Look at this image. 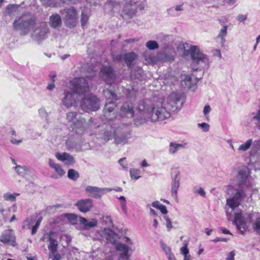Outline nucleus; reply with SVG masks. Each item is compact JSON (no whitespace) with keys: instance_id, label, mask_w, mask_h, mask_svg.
<instances>
[{"instance_id":"obj_29","label":"nucleus","mask_w":260,"mask_h":260,"mask_svg":"<svg viewBox=\"0 0 260 260\" xmlns=\"http://www.w3.org/2000/svg\"><path fill=\"white\" fill-rule=\"evenodd\" d=\"M183 10V5H176L175 7L170 8L167 10L168 14L172 16H177L179 14L177 12L182 11Z\"/></svg>"},{"instance_id":"obj_22","label":"nucleus","mask_w":260,"mask_h":260,"mask_svg":"<svg viewBox=\"0 0 260 260\" xmlns=\"http://www.w3.org/2000/svg\"><path fill=\"white\" fill-rule=\"evenodd\" d=\"M136 2L133 4L132 2L125 4L122 12L124 14L127 15L129 17H133L136 14L137 8L136 6Z\"/></svg>"},{"instance_id":"obj_49","label":"nucleus","mask_w":260,"mask_h":260,"mask_svg":"<svg viewBox=\"0 0 260 260\" xmlns=\"http://www.w3.org/2000/svg\"><path fill=\"white\" fill-rule=\"evenodd\" d=\"M198 126L201 128L204 132H207L209 131L210 125L207 123H198Z\"/></svg>"},{"instance_id":"obj_30","label":"nucleus","mask_w":260,"mask_h":260,"mask_svg":"<svg viewBox=\"0 0 260 260\" xmlns=\"http://www.w3.org/2000/svg\"><path fill=\"white\" fill-rule=\"evenodd\" d=\"M103 93L106 99L108 100H110V101H116L118 99L117 95L112 89H107L104 90Z\"/></svg>"},{"instance_id":"obj_10","label":"nucleus","mask_w":260,"mask_h":260,"mask_svg":"<svg viewBox=\"0 0 260 260\" xmlns=\"http://www.w3.org/2000/svg\"><path fill=\"white\" fill-rule=\"evenodd\" d=\"M181 96L180 93L173 92L169 95L167 101L163 102L166 103V107L169 111L176 112L178 110Z\"/></svg>"},{"instance_id":"obj_51","label":"nucleus","mask_w":260,"mask_h":260,"mask_svg":"<svg viewBox=\"0 0 260 260\" xmlns=\"http://www.w3.org/2000/svg\"><path fill=\"white\" fill-rule=\"evenodd\" d=\"M88 20V16L87 14L82 12L81 14V23L82 26H85Z\"/></svg>"},{"instance_id":"obj_53","label":"nucleus","mask_w":260,"mask_h":260,"mask_svg":"<svg viewBox=\"0 0 260 260\" xmlns=\"http://www.w3.org/2000/svg\"><path fill=\"white\" fill-rule=\"evenodd\" d=\"M38 112L40 116L42 117H47L48 116V113L44 108H41L39 109Z\"/></svg>"},{"instance_id":"obj_39","label":"nucleus","mask_w":260,"mask_h":260,"mask_svg":"<svg viewBox=\"0 0 260 260\" xmlns=\"http://www.w3.org/2000/svg\"><path fill=\"white\" fill-rule=\"evenodd\" d=\"M252 115L253 119L256 121L255 123L256 127L260 130V108L257 110L256 113H253Z\"/></svg>"},{"instance_id":"obj_32","label":"nucleus","mask_w":260,"mask_h":260,"mask_svg":"<svg viewBox=\"0 0 260 260\" xmlns=\"http://www.w3.org/2000/svg\"><path fill=\"white\" fill-rule=\"evenodd\" d=\"M252 139H250L247 140L245 143L240 145L238 150L239 152H243L248 150L252 144Z\"/></svg>"},{"instance_id":"obj_28","label":"nucleus","mask_w":260,"mask_h":260,"mask_svg":"<svg viewBox=\"0 0 260 260\" xmlns=\"http://www.w3.org/2000/svg\"><path fill=\"white\" fill-rule=\"evenodd\" d=\"M184 148V146L181 144H178L176 142H171L169 145V153L171 154H174L178 150Z\"/></svg>"},{"instance_id":"obj_50","label":"nucleus","mask_w":260,"mask_h":260,"mask_svg":"<svg viewBox=\"0 0 260 260\" xmlns=\"http://www.w3.org/2000/svg\"><path fill=\"white\" fill-rule=\"evenodd\" d=\"M113 59L116 60L118 62L121 61L123 59L124 60V55L122 53L114 54L112 55Z\"/></svg>"},{"instance_id":"obj_62","label":"nucleus","mask_w":260,"mask_h":260,"mask_svg":"<svg viewBox=\"0 0 260 260\" xmlns=\"http://www.w3.org/2000/svg\"><path fill=\"white\" fill-rule=\"evenodd\" d=\"M234 256H235V253L234 251H231L228 257L226 258V260H234Z\"/></svg>"},{"instance_id":"obj_48","label":"nucleus","mask_w":260,"mask_h":260,"mask_svg":"<svg viewBox=\"0 0 260 260\" xmlns=\"http://www.w3.org/2000/svg\"><path fill=\"white\" fill-rule=\"evenodd\" d=\"M253 228L257 233L260 234V218H258L256 219L255 222H254Z\"/></svg>"},{"instance_id":"obj_2","label":"nucleus","mask_w":260,"mask_h":260,"mask_svg":"<svg viewBox=\"0 0 260 260\" xmlns=\"http://www.w3.org/2000/svg\"><path fill=\"white\" fill-rule=\"evenodd\" d=\"M117 121L115 120L114 122L109 121L100 132L99 138L107 142L114 137L116 143H125L129 138V127L128 125L124 124L116 126Z\"/></svg>"},{"instance_id":"obj_63","label":"nucleus","mask_w":260,"mask_h":260,"mask_svg":"<svg viewBox=\"0 0 260 260\" xmlns=\"http://www.w3.org/2000/svg\"><path fill=\"white\" fill-rule=\"evenodd\" d=\"M238 19L240 21H244L247 19V16L246 15L241 14L238 16Z\"/></svg>"},{"instance_id":"obj_5","label":"nucleus","mask_w":260,"mask_h":260,"mask_svg":"<svg viewBox=\"0 0 260 260\" xmlns=\"http://www.w3.org/2000/svg\"><path fill=\"white\" fill-rule=\"evenodd\" d=\"M49 28L46 22L36 24L30 36L31 39L38 44L42 43L48 36Z\"/></svg>"},{"instance_id":"obj_54","label":"nucleus","mask_w":260,"mask_h":260,"mask_svg":"<svg viewBox=\"0 0 260 260\" xmlns=\"http://www.w3.org/2000/svg\"><path fill=\"white\" fill-rule=\"evenodd\" d=\"M180 250L181 253L183 254L184 256L189 255L187 244H185V245L183 247H181Z\"/></svg>"},{"instance_id":"obj_19","label":"nucleus","mask_w":260,"mask_h":260,"mask_svg":"<svg viewBox=\"0 0 260 260\" xmlns=\"http://www.w3.org/2000/svg\"><path fill=\"white\" fill-rule=\"evenodd\" d=\"M48 165L49 167L54 170L56 174L52 177L57 179L62 177L66 174V171L62 168L60 165L56 163L55 161L52 158H49Z\"/></svg>"},{"instance_id":"obj_64","label":"nucleus","mask_w":260,"mask_h":260,"mask_svg":"<svg viewBox=\"0 0 260 260\" xmlns=\"http://www.w3.org/2000/svg\"><path fill=\"white\" fill-rule=\"evenodd\" d=\"M128 255L124 254H120V257L118 260H128Z\"/></svg>"},{"instance_id":"obj_15","label":"nucleus","mask_w":260,"mask_h":260,"mask_svg":"<svg viewBox=\"0 0 260 260\" xmlns=\"http://www.w3.org/2000/svg\"><path fill=\"white\" fill-rule=\"evenodd\" d=\"M112 190L111 188H99L98 187L87 186L85 188V191L90 196L94 198H100L106 192H109Z\"/></svg>"},{"instance_id":"obj_14","label":"nucleus","mask_w":260,"mask_h":260,"mask_svg":"<svg viewBox=\"0 0 260 260\" xmlns=\"http://www.w3.org/2000/svg\"><path fill=\"white\" fill-rule=\"evenodd\" d=\"M41 241L49 243L48 248L50 252H57L58 243L53 232L45 233L41 238Z\"/></svg>"},{"instance_id":"obj_42","label":"nucleus","mask_w":260,"mask_h":260,"mask_svg":"<svg viewBox=\"0 0 260 260\" xmlns=\"http://www.w3.org/2000/svg\"><path fill=\"white\" fill-rule=\"evenodd\" d=\"M160 245L161 248L164 251L166 255H168L172 253L171 248L169 246H168L166 244H165L162 240H160Z\"/></svg>"},{"instance_id":"obj_45","label":"nucleus","mask_w":260,"mask_h":260,"mask_svg":"<svg viewBox=\"0 0 260 260\" xmlns=\"http://www.w3.org/2000/svg\"><path fill=\"white\" fill-rule=\"evenodd\" d=\"M211 111V108L209 105H206L204 107V110H203V113L207 120H209V113Z\"/></svg>"},{"instance_id":"obj_58","label":"nucleus","mask_w":260,"mask_h":260,"mask_svg":"<svg viewBox=\"0 0 260 260\" xmlns=\"http://www.w3.org/2000/svg\"><path fill=\"white\" fill-rule=\"evenodd\" d=\"M121 207L122 208V211L124 213L127 212V207L126 205V201H123L121 203Z\"/></svg>"},{"instance_id":"obj_11","label":"nucleus","mask_w":260,"mask_h":260,"mask_svg":"<svg viewBox=\"0 0 260 260\" xmlns=\"http://www.w3.org/2000/svg\"><path fill=\"white\" fill-rule=\"evenodd\" d=\"M64 96L61 100L62 104L67 108L77 106V93L73 91L65 90L63 92Z\"/></svg>"},{"instance_id":"obj_61","label":"nucleus","mask_w":260,"mask_h":260,"mask_svg":"<svg viewBox=\"0 0 260 260\" xmlns=\"http://www.w3.org/2000/svg\"><path fill=\"white\" fill-rule=\"evenodd\" d=\"M228 239L226 238H216L215 239L213 240L212 241L215 242V243H216L217 242H219V241H221V242H226L228 241Z\"/></svg>"},{"instance_id":"obj_17","label":"nucleus","mask_w":260,"mask_h":260,"mask_svg":"<svg viewBox=\"0 0 260 260\" xmlns=\"http://www.w3.org/2000/svg\"><path fill=\"white\" fill-rule=\"evenodd\" d=\"M75 206L79 210L83 213H86L89 211L93 207L92 200L89 199H82L78 201Z\"/></svg>"},{"instance_id":"obj_34","label":"nucleus","mask_w":260,"mask_h":260,"mask_svg":"<svg viewBox=\"0 0 260 260\" xmlns=\"http://www.w3.org/2000/svg\"><path fill=\"white\" fill-rule=\"evenodd\" d=\"M130 248L129 246L122 243H117L116 245V249L121 253L120 254L127 255V252L129 250Z\"/></svg>"},{"instance_id":"obj_46","label":"nucleus","mask_w":260,"mask_h":260,"mask_svg":"<svg viewBox=\"0 0 260 260\" xmlns=\"http://www.w3.org/2000/svg\"><path fill=\"white\" fill-rule=\"evenodd\" d=\"M42 220V217H40L39 218V219L37 220L35 225L32 227V231H31V234L34 235L36 234L37 232L38 229Z\"/></svg>"},{"instance_id":"obj_31","label":"nucleus","mask_w":260,"mask_h":260,"mask_svg":"<svg viewBox=\"0 0 260 260\" xmlns=\"http://www.w3.org/2000/svg\"><path fill=\"white\" fill-rule=\"evenodd\" d=\"M137 58V55L134 52L124 54V60L127 66H130Z\"/></svg>"},{"instance_id":"obj_25","label":"nucleus","mask_w":260,"mask_h":260,"mask_svg":"<svg viewBox=\"0 0 260 260\" xmlns=\"http://www.w3.org/2000/svg\"><path fill=\"white\" fill-rule=\"evenodd\" d=\"M196 80L193 75H186L181 81V85L184 88L188 89L193 88L196 85Z\"/></svg>"},{"instance_id":"obj_21","label":"nucleus","mask_w":260,"mask_h":260,"mask_svg":"<svg viewBox=\"0 0 260 260\" xmlns=\"http://www.w3.org/2000/svg\"><path fill=\"white\" fill-rule=\"evenodd\" d=\"M48 23L51 27L59 29L62 25L61 17L58 14H53L49 17Z\"/></svg>"},{"instance_id":"obj_13","label":"nucleus","mask_w":260,"mask_h":260,"mask_svg":"<svg viewBox=\"0 0 260 260\" xmlns=\"http://www.w3.org/2000/svg\"><path fill=\"white\" fill-rule=\"evenodd\" d=\"M100 76L108 84H112L115 79V72L110 66H103L100 72Z\"/></svg>"},{"instance_id":"obj_41","label":"nucleus","mask_w":260,"mask_h":260,"mask_svg":"<svg viewBox=\"0 0 260 260\" xmlns=\"http://www.w3.org/2000/svg\"><path fill=\"white\" fill-rule=\"evenodd\" d=\"M227 26H224L223 28L220 30L218 35V37L221 39L222 44H223L225 42L224 37H225L227 34Z\"/></svg>"},{"instance_id":"obj_4","label":"nucleus","mask_w":260,"mask_h":260,"mask_svg":"<svg viewBox=\"0 0 260 260\" xmlns=\"http://www.w3.org/2000/svg\"><path fill=\"white\" fill-rule=\"evenodd\" d=\"M150 117L152 121H163L170 116V113L166 107L165 103H156L151 108Z\"/></svg>"},{"instance_id":"obj_37","label":"nucleus","mask_w":260,"mask_h":260,"mask_svg":"<svg viewBox=\"0 0 260 260\" xmlns=\"http://www.w3.org/2000/svg\"><path fill=\"white\" fill-rule=\"evenodd\" d=\"M18 7L15 5H9L6 9V13L10 16L15 15V13L17 10Z\"/></svg>"},{"instance_id":"obj_7","label":"nucleus","mask_w":260,"mask_h":260,"mask_svg":"<svg viewBox=\"0 0 260 260\" xmlns=\"http://www.w3.org/2000/svg\"><path fill=\"white\" fill-rule=\"evenodd\" d=\"M80 106L85 112L95 111L100 108V101L96 96L90 94L82 99Z\"/></svg>"},{"instance_id":"obj_27","label":"nucleus","mask_w":260,"mask_h":260,"mask_svg":"<svg viewBox=\"0 0 260 260\" xmlns=\"http://www.w3.org/2000/svg\"><path fill=\"white\" fill-rule=\"evenodd\" d=\"M14 236L12 234V230H6L5 231L1 236L0 237V241L3 243H11L14 245L13 243L15 241L13 240Z\"/></svg>"},{"instance_id":"obj_36","label":"nucleus","mask_w":260,"mask_h":260,"mask_svg":"<svg viewBox=\"0 0 260 260\" xmlns=\"http://www.w3.org/2000/svg\"><path fill=\"white\" fill-rule=\"evenodd\" d=\"M18 195H19V193H14L12 194L9 192H7L4 194L3 198L6 201L14 202L16 201V196Z\"/></svg>"},{"instance_id":"obj_26","label":"nucleus","mask_w":260,"mask_h":260,"mask_svg":"<svg viewBox=\"0 0 260 260\" xmlns=\"http://www.w3.org/2000/svg\"><path fill=\"white\" fill-rule=\"evenodd\" d=\"M79 221L83 225L84 229L86 230L95 227L98 225V221L94 218L87 220L85 218L80 216L79 217Z\"/></svg>"},{"instance_id":"obj_43","label":"nucleus","mask_w":260,"mask_h":260,"mask_svg":"<svg viewBox=\"0 0 260 260\" xmlns=\"http://www.w3.org/2000/svg\"><path fill=\"white\" fill-rule=\"evenodd\" d=\"M41 3L46 7H54L56 5L55 0H40Z\"/></svg>"},{"instance_id":"obj_1","label":"nucleus","mask_w":260,"mask_h":260,"mask_svg":"<svg viewBox=\"0 0 260 260\" xmlns=\"http://www.w3.org/2000/svg\"><path fill=\"white\" fill-rule=\"evenodd\" d=\"M238 178L241 180L239 186L241 188L236 189L237 192L232 198L226 199V212L229 219L232 216L233 213L235 214L234 223L237 226L240 233L244 234L248 230V224L252 222V215L251 214H242L241 211H236L239 207L242 199L245 194L242 189L244 185L246 186L250 185L248 182V176L243 171H240L238 174Z\"/></svg>"},{"instance_id":"obj_59","label":"nucleus","mask_w":260,"mask_h":260,"mask_svg":"<svg viewBox=\"0 0 260 260\" xmlns=\"http://www.w3.org/2000/svg\"><path fill=\"white\" fill-rule=\"evenodd\" d=\"M158 209L164 214H166L168 213V210L165 205H162Z\"/></svg>"},{"instance_id":"obj_55","label":"nucleus","mask_w":260,"mask_h":260,"mask_svg":"<svg viewBox=\"0 0 260 260\" xmlns=\"http://www.w3.org/2000/svg\"><path fill=\"white\" fill-rule=\"evenodd\" d=\"M57 252H50V257L52 258L53 260H59L60 258V256L58 253H56Z\"/></svg>"},{"instance_id":"obj_33","label":"nucleus","mask_w":260,"mask_h":260,"mask_svg":"<svg viewBox=\"0 0 260 260\" xmlns=\"http://www.w3.org/2000/svg\"><path fill=\"white\" fill-rule=\"evenodd\" d=\"M15 170L17 173L21 176L26 175L28 171V168L25 166L17 165Z\"/></svg>"},{"instance_id":"obj_20","label":"nucleus","mask_w":260,"mask_h":260,"mask_svg":"<svg viewBox=\"0 0 260 260\" xmlns=\"http://www.w3.org/2000/svg\"><path fill=\"white\" fill-rule=\"evenodd\" d=\"M117 107L116 103L114 101H109L105 104L104 108V116L109 121L113 122V120L116 118L115 113H113V116L109 117L110 113L112 112Z\"/></svg>"},{"instance_id":"obj_60","label":"nucleus","mask_w":260,"mask_h":260,"mask_svg":"<svg viewBox=\"0 0 260 260\" xmlns=\"http://www.w3.org/2000/svg\"><path fill=\"white\" fill-rule=\"evenodd\" d=\"M161 205H162V204H161L159 203V202H158V201H155L152 203V206L154 208L158 209L160 207V206H161Z\"/></svg>"},{"instance_id":"obj_6","label":"nucleus","mask_w":260,"mask_h":260,"mask_svg":"<svg viewBox=\"0 0 260 260\" xmlns=\"http://www.w3.org/2000/svg\"><path fill=\"white\" fill-rule=\"evenodd\" d=\"M188 53L194 62L203 68H208L209 59L207 56L203 54L197 46H191L188 50Z\"/></svg>"},{"instance_id":"obj_3","label":"nucleus","mask_w":260,"mask_h":260,"mask_svg":"<svg viewBox=\"0 0 260 260\" xmlns=\"http://www.w3.org/2000/svg\"><path fill=\"white\" fill-rule=\"evenodd\" d=\"M36 17L30 13H24L16 18L13 23L14 29L19 31L21 36L29 34L36 24Z\"/></svg>"},{"instance_id":"obj_12","label":"nucleus","mask_w":260,"mask_h":260,"mask_svg":"<svg viewBox=\"0 0 260 260\" xmlns=\"http://www.w3.org/2000/svg\"><path fill=\"white\" fill-rule=\"evenodd\" d=\"M152 106L151 102L148 100H143L139 102L138 107V111L145 119H150Z\"/></svg>"},{"instance_id":"obj_57","label":"nucleus","mask_w":260,"mask_h":260,"mask_svg":"<svg viewBox=\"0 0 260 260\" xmlns=\"http://www.w3.org/2000/svg\"><path fill=\"white\" fill-rule=\"evenodd\" d=\"M212 53H213V55L214 56H217L219 58H220L221 57V52L219 50H218V49L213 50H212Z\"/></svg>"},{"instance_id":"obj_35","label":"nucleus","mask_w":260,"mask_h":260,"mask_svg":"<svg viewBox=\"0 0 260 260\" xmlns=\"http://www.w3.org/2000/svg\"><path fill=\"white\" fill-rule=\"evenodd\" d=\"M68 177L70 179L76 180L79 177V174L74 169H71L68 170Z\"/></svg>"},{"instance_id":"obj_8","label":"nucleus","mask_w":260,"mask_h":260,"mask_svg":"<svg viewBox=\"0 0 260 260\" xmlns=\"http://www.w3.org/2000/svg\"><path fill=\"white\" fill-rule=\"evenodd\" d=\"M63 15V20L67 26L70 28L74 27L77 24V13L73 7L66 8L61 11Z\"/></svg>"},{"instance_id":"obj_52","label":"nucleus","mask_w":260,"mask_h":260,"mask_svg":"<svg viewBox=\"0 0 260 260\" xmlns=\"http://www.w3.org/2000/svg\"><path fill=\"white\" fill-rule=\"evenodd\" d=\"M194 193H198L202 196H204L205 195V191L204 189L201 187H194L193 188Z\"/></svg>"},{"instance_id":"obj_16","label":"nucleus","mask_w":260,"mask_h":260,"mask_svg":"<svg viewBox=\"0 0 260 260\" xmlns=\"http://www.w3.org/2000/svg\"><path fill=\"white\" fill-rule=\"evenodd\" d=\"M180 174L178 171L175 172V175L172 177L171 182V194L175 199L178 198V189L180 186Z\"/></svg>"},{"instance_id":"obj_56","label":"nucleus","mask_w":260,"mask_h":260,"mask_svg":"<svg viewBox=\"0 0 260 260\" xmlns=\"http://www.w3.org/2000/svg\"><path fill=\"white\" fill-rule=\"evenodd\" d=\"M165 219L166 221V226L169 231L172 228V222L167 216H165Z\"/></svg>"},{"instance_id":"obj_47","label":"nucleus","mask_w":260,"mask_h":260,"mask_svg":"<svg viewBox=\"0 0 260 260\" xmlns=\"http://www.w3.org/2000/svg\"><path fill=\"white\" fill-rule=\"evenodd\" d=\"M77 116V113L70 112L67 113V119L69 121H73Z\"/></svg>"},{"instance_id":"obj_9","label":"nucleus","mask_w":260,"mask_h":260,"mask_svg":"<svg viewBox=\"0 0 260 260\" xmlns=\"http://www.w3.org/2000/svg\"><path fill=\"white\" fill-rule=\"evenodd\" d=\"M71 89L77 94H83L89 90L88 83L84 78H76L70 81Z\"/></svg>"},{"instance_id":"obj_38","label":"nucleus","mask_w":260,"mask_h":260,"mask_svg":"<svg viewBox=\"0 0 260 260\" xmlns=\"http://www.w3.org/2000/svg\"><path fill=\"white\" fill-rule=\"evenodd\" d=\"M129 172L132 179L137 180L141 177L140 175V170L139 169L133 168L130 169Z\"/></svg>"},{"instance_id":"obj_24","label":"nucleus","mask_w":260,"mask_h":260,"mask_svg":"<svg viewBox=\"0 0 260 260\" xmlns=\"http://www.w3.org/2000/svg\"><path fill=\"white\" fill-rule=\"evenodd\" d=\"M86 123L85 119L82 118H79L76 121H74L72 128L75 129L78 134H81L85 129Z\"/></svg>"},{"instance_id":"obj_40","label":"nucleus","mask_w":260,"mask_h":260,"mask_svg":"<svg viewBox=\"0 0 260 260\" xmlns=\"http://www.w3.org/2000/svg\"><path fill=\"white\" fill-rule=\"evenodd\" d=\"M146 46L150 50H154L158 48L159 45L155 41L150 40L146 44Z\"/></svg>"},{"instance_id":"obj_44","label":"nucleus","mask_w":260,"mask_h":260,"mask_svg":"<svg viewBox=\"0 0 260 260\" xmlns=\"http://www.w3.org/2000/svg\"><path fill=\"white\" fill-rule=\"evenodd\" d=\"M66 217L69 220V221L74 224L77 221V216L76 215L72 213L66 214Z\"/></svg>"},{"instance_id":"obj_18","label":"nucleus","mask_w":260,"mask_h":260,"mask_svg":"<svg viewBox=\"0 0 260 260\" xmlns=\"http://www.w3.org/2000/svg\"><path fill=\"white\" fill-rule=\"evenodd\" d=\"M119 115L121 117L132 118L134 115V106L132 103H124L120 108Z\"/></svg>"},{"instance_id":"obj_23","label":"nucleus","mask_w":260,"mask_h":260,"mask_svg":"<svg viewBox=\"0 0 260 260\" xmlns=\"http://www.w3.org/2000/svg\"><path fill=\"white\" fill-rule=\"evenodd\" d=\"M55 157L59 160L64 161L65 164L71 165L75 163V159L72 155L67 152L56 153Z\"/></svg>"}]
</instances>
